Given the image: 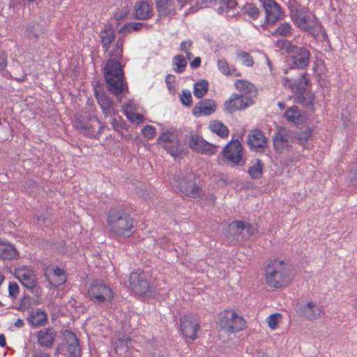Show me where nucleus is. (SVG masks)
Returning a JSON list of instances; mask_svg holds the SVG:
<instances>
[{
  "instance_id": "f257e3e1",
  "label": "nucleus",
  "mask_w": 357,
  "mask_h": 357,
  "mask_svg": "<svg viewBox=\"0 0 357 357\" xmlns=\"http://www.w3.org/2000/svg\"><path fill=\"white\" fill-rule=\"evenodd\" d=\"M107 222L110 231L119 236L130 237L135 233V220L123 206L112 207Z\"/></svg>"
},
{
  "instance_id": "f03ea898",
  "label": "nucleus",
  "mask_w": 357,
  "mask_h": 357,
  "mask_svg": "<svg viewBox=\"0 0 357 357\" xmlns=\"http://www.w3.org/2000/svg\"><path fill=\"white\" fill-rule=\"evenodd\" d=\"M266 279L269 287L280 288L287 286L291 281V276L284 267V261L274 260L266 268Z\"/></svg>"
},
{
  "instance_id": "7ed1b4c3",
  "label": "nucleus",
  "mask_w": 357,
  "mask_h": 357,
  "mask_svg": "<svg viewBox=\"0 0 357 357\" xmlns=\"http://www.w3.org/2000/svg\"><path fill=\"white\" fill-rule=\"evenodd\" d=\"M176 188L184 195L191 198H200L204 196L201 187L195 184V175L188 173L174 176Z\"/></svg>"
},
{
  "instance_id": "20e7f679",
  "label": "nucleus",
  "mask_w": 357,
  "mask_h": 357,
  "mask_svg": "<svg viewBox=\"0 0 357 357\" xmlns=\"http://www.w3.org/2000/svg\"><path fill=\"white\" fill-rule=\"evenodd\" d=\"M218 326L229 333L238 332L245 326V321L234 310L228 309L219 313Z\"/></svg>"
},
{
  "instance_id": "39448f33",
  "label": "nucleus",
  "mask_w": 357,
  "mask_h": 357,
  "mask_svg": "<svg viewBox=\"0 0 357 357\" xmlns=\"http://www.w3.org/2000/svg\"><path fill=\"white\" fill-rule=\"evenodd\" d=\"M287 51L289 54V71L296 69L303 70L309 66L310 52L306 47H298L289 43Z\"/></svg>"
},
{
  "instance_id": "423d86ee",
  "label": "nucleus",
  "mask_w": 357,
  "mask_h": 357,
  "mask_svg": "<svg viewBox=\"0 0 357 357\" xmlns=\"http://www.w3.org/2000/svg\"><path fill=\"white\" fill-rule=\"evenodd\" d=\"M88 294L90 300L98 305L105 302H111L114 298V293L111 287L99 280L93 281L89 286Z\"/></svg>"
},
{
  "instance_id": "0eeeda50",
  "label": "nucleus",
  "mask_w": 357,
  "mask_h": 357,
  "mask_svg": "<svg viewBox=\"0 0 357 357\" xmlns=\"http://www.w3.org/2000/svg\"><path fill=\"white\" fill-rule=\"evenodd\" d=\"M129 282L132 291L139 295L151 296L154 291L153 287L151 286L146 274L143 271L131 273Z\"/></svg>"
},
{
  "instance_id": "6e6552de",
  "label": "nucleus",
  "mask_w": 357,
  "mask_h": 357,
  "mask_svg": "<svg viewBox=\"0 0 357 357\" xmlns=\"http://www.w3.org/2000/svg\"><path fill=\"white\" fill-rule=\"evenodd\" d=\"M222 158L227 159L233 165L243 166L245 160H243V149L238 139L231 140L222 150Z\"/></svg>"
},
{
  "instance_id": "1a4fd4ad",
  "label": "nucleus",
  "mask_w": 357,
  "mask_h": 357,
  "mask_svg": "<svg viewBox=\"0 0 357 357\" xmlns=\"http://www.w3.org/2000/svg\"><path fill=\"white\" fill-rule=\"evenodd\" d=\"M180 328L186 338L195 340L197 338V333L199 329V322L195 315H186L180 320Z\"/></svg>"
},
{
  "instance_id": "9d476101",
  "label": "nucleus",
  "mask_w": 357,
  "mask_h": 357,
  "mask_svg": "<svg viewBox=\"0 0 357 357\" xmlns=\"http://www.w3.org/2000/svg\"><path fill=\"white\" fill-rule=\"evenodd\" d=\"M95 97L100 106L102 113L105 116H112L114 114V110L112 108L114 100L109 98L105 91L101 88L99 82L93 87Z\"/></svg>"
},
{
  "instance_id": "9b49d317",
  "label": "nucleus",
  "mask_w": 357,
  "mask_h": 357,
  "mask_svg": "<svg viewBox=\"0 0 357 357\" xmlns=\"http://www.w3.org/2000/svg\"><path fill=\"white\" fill-rule=\"evenodd\" d=\"M253 103L254 100L251 97L233 93L229 100L225 102L224 106L229 113L232 114L236 110L244 109Z\"/></svg>"
},
{
  "instance_id": "f8f14e48",
  "label": "nucleus",
  "mask_w": 357,
  "mask_h": 357,
  "mask_svg": "<svg viewBox=\"0 0 357 357\" xmlns=\"http://www.w3.org/2000/svg\"><path fill=\"white\" fill-rule=\"evenodd\" d=\"M188 144L190 148L202 154L213 155L215 153L217 146L206 142L202 137L192 135L189 137Z\"/></svg>"
},
{
  "instance_id": "ddd939ff",
  "label": "nucleus",
  "mask_w": 357,
  "mask_h": 357,
  "mask_svg": "<svg viewBox=\"0 0 357 357\" xmlns=\"http://www.w3.org/2000/svg\"><path fill=\"white\" fill-rule=\"evenodd\" d=\"M64 336L65 341L63 342V344L65 347V356L69 355L70 357H80L81 347L75 333L66 330Z\"/></svg>"
},
{
  "instance_id": "4468645a",
  "label": "nucleus",
  "mask_w": 357,
  "mask_h": 357,
  "mask_svg": "<svg viewBox=\"0 0 357 357\" xmlns=\"http://www.w3.org/2000/svg\"><path fill=\"white\" fill-rule=\"evenodd\" d=\"M266 13V22L274 24L281 18L282 11L280 5L274 0H259Z\"/></svg>"
},
{
  "instance_id": "2eb2a0df",
  "label": "nucleus",
  "mask_w": 357,
  "mask_h": 357,
  "mask_svg": "<svg viewBox=\"0 0 357 357\" xmlns=\"http://www.w3.org/2000/svg\"><path fill=\"white\" fill-rule=\"evenodd\" d=\"M297 314L307 320H314L318 319L323 312L320 307L312 302L309 301L305 305L298 304L296 307Z\"/></svg>"
},
{
  "instance_id": "dca6fc26",
  "label": "nucleus",
  "mask_w": 357,
  "mask_h": 357,
  "mask_svg": "<svg viewBox=\"0 0 357 357\" xmlns=\"http://www.w3.org/2000/svg\"><path fill=\"white\" fill-rule=\"evenodd\" d=\"M56 335V331L52 327L43 328L35 333L38 344L46 349L52 347Z\"/></svg>"
},
{
  "instance_id": "f3484780",
  "label": "nucleus",
  "mask_w": 357,
  "mask_h": 357,
  "mask_svg": "<svg viewBox=\"0 0 357 357\" xmlns=\"http://www.w3.org/2000/svg\"><path fill=\"white\" fill-rule=\"evenodd\" d=\"M247 143L250 149L262 152L267 146V138L261 130L254 129L248 135Z\"/></svg>"
},
{
  "instance_id": "a211bd4d",
  "label": "nucleus",
  "mask_w": 357,
  "mask_h": 357,
  "mask_svg": "<svg viewBox=\"0 0 357 357\" xmlns=\"http://www.w3.org/2000/svg\"><path fill=\"white\" fill-rule=\"evenodd\" d=\"M296 24L297 26L309 33L315 36L319 32L320 26L318 24V19L315 15H305L300 18Z\"/></svg>"
},
{
  "instance_id": "6ab92c4d",
  "label": "nucleus",
  "mask_w": 357,
  "mask_h": 357,
  "mask_svg": "<svg viewBox=\"0 0 357 357\" xmlns=\"http://www.w3.org/2000/svg\"><path fill=\"white\" fill-rule=\"evenodd\" d=\"M306 75L305 73H303L298 79L289 78L288 77H284V84L288 85L289 88L296 94L305 92L309 83Z\"/></svg>"
},
{
  "instance_id": "aec40b11",
  "label": "nucleus",
  "mask_w": 357,
  "mask_h": 357,
  "mask_svg": "<svg viewBox=\"0 0 357 357\" xmlns=\"http://www.w3.org/2000/svg\"><path fill=\"white\" fill-rule=\"evenodd\" d=\"M216 109L217 105L214 100L204 99L194 106L192 114L195 116H208L215 112Z\"/></svg>"
},
{
  "instance_id": "412c9836",
  "label": "nucleus",
  "mask_w": 357,
  "mask_h": 357,
  "mask_svg": "<svg viewBox=\"0 0 357 357\" xmlns=\"http://www.w3.org/2000/svg\"><path fill=\"white\" fill-rule=\"evenodd\" d=\"M120 59H109L105 63L104 69L105 79L108 77H123L124 73L123 66L119 61Z\"/></svg>"
},
{
  "instance_id": "4be33fe9",
  "label": "nucleus",
  "mask_w": 357,
  "mask_h": 357,
  "mask_svg": "<svg viewBox=\"0 0 357 357\" xmlns=\"http://www.w3.org/2000/svg\"><path fill=\"white\" fill-rule=\"evenodd\" d=\"M105 79L107 85L108 91L111 92L112 94L115 95L116 96L121 95L125 90V87L126 90H128L125 77L116 78L107 77Z\"/></svg>"
},
{
  "instance_id": "5701e85b",
  "label": "nucleus",
  "mask_w": 357,
  "mask_h": 357,
  "mask_svg": "<svg viewBox=\"0 0 357 357\" xmlns=\"http://www.w3.org/2000/svg\"><path fill=\"white\" fill-rule=\"evenodd\" d=\"M79 124L80 128L86 130L94 137H98L106 127L104 125H100V121L96 117H91L87 122L83 123L79 122Z\"/></svg>"
},
{
  "instance_id": "b1692460",
  "label": "nucleus",
  "mask_w": 357,
  "mask_h": 357,
  "mask_svg": "<svg viewBox=\"0 0 357 357\" xmlns=\"http://www.w3.org/2000/svg\"><path fill=\"white\" fill-rule=\"evenodd\" d=\"M100 38L105 52H107L111 43L116 38L114 28L112 24H108L105 26V28L100 33Z\"/></svg>"
},
{
  "instance_id": "393cba45",
  "label": "nucleus",
  "mask_w": 357,
  "mask_h": 357,
  "mask_svg": "<svg viewBox=\"0 0 357 357\" xmlns=\"http://www.w3.org/2000/svg\"><path fill=\"white\" fill-rule=\"evenodd\" d=\"M27 320L33 328H39L47 322V314L45 311L37 309L30 312Z\"/></svg>"
},
{
  "instance_id": "a878e982",
  "label": "nucleus",
  "mask_w": 357,
  "mask_h": 357,
  "mask_svg": "<svg viewBox=\"0 0 357 357\" xmlns=\"http://www.w3.org/2000/svg\"><path fill=\"white\" fill-rule=\"evenodd\" d=\"M135 9V17L137 20H146L153 15L152 8L146 1L136 3Z\"/></svg>"
},
{
  "instance_id": "bb28decb",
  "label": "nucleus",
  "mask_w": 357,
  "mask_h": 357,
  "mask_svg": "<svg viewBox=\"0 0 357 357\" xmlns=\"http://www.w3.org/2000/svg\"><path fill=\"white\" fill-rule=\"evenodd\" d=\"M156 10L160 17H167L175 14L174 0H155Z\"/></svg>"
},
{
  "instance_id": "cd10ccee",
  "label": "nucleus",
  "mask_w": 357,
  "mask_h": 357,
  "mask_svg": "<svg viewBox=\"0 0 357 357\" xmlns=\"http://www.w3.org/2000/svg\"><path fill=\"white\" fill-rule=\"evenodd\" d=\"M43 33V25L36 21H32L27 24L24 35L29 39L36 41Z\"/></svg>"
},
{
  "instance_id": "c85d7f7f",
  "label": "nucleus",
  "mask_w": 357,
  "mask_h": 357,
  "mask_svg": "<svg viewBox=\"0 0 357 357\" xmlns=\"http://www.w3.org/2000/svg\"><path fill=\"white\" fill-rule=\"evenodd\" d=\"M273 146L276 151L281 153L284 149L289 150L291 146L289 144V136L278 131L273 137Z\"/></svg>"
},
{
  "instance_id": "c756f323",
  "label": "nucleus",
  "mask_w": 357,
  "mask_h": 357,
  "mask_svg": "<svg viewBox=\"0 0 357 357\" xmlns=\"http://www.w3.org/2000/svg\"><path fill=\"white\" fill-rule=\"evenodd\" d=\"M17 251L14 245L7 243L0 238V257L3 259L11 260L16 257Z\"/></svg>"
},
{
  "instance_id": "7c9ffc66",
  "label": "nucleus",
  "mask_w": 357,
  "mask_h": 357,
  "mask_svg": "<svg viewBox=\"0 0 357 357\" xmlns=\"http://www.w3.org/2000/svg\"><path fill=\"white\" fill-rule=\"evenodd\" d=\"M264 164L262 160L257 158L255 163L248 169V174L252 179H260L264 174Z\"/></svg>"
},
{
  "instance_id": "2f4dec72",
  "label": "nucleus",
  "mask_w": 357,
  "mask_h": 357,
  "mask_svg": "<svg viewBox=\"0 0 357 357\" xmlns=\"http://www.w3.org/2000/svg\"><path fill=\"white\" fill-rule=\"evenodd\" d=\"M209 129L211 132L216 133L222 138L227 137L229 135V130L227 126L218 120L211 121Z\"/></svg>"
},
{
  "instance_id": "473e14b6",
  "label": "nucleus",
  "mask_w": 357,
  "mask_h": 357,
  "mask_svg": "<svg viewBox=\"0 0 357 357\" xmlns=\"http://www.w3.org/2000/svg\"><path fill=\"white\" fill-rule=\"evenodd\" d=\"M236 88L243 92L245 96L247 94H257V89L254 84L245 79H237L234 84Z\"/></svg>"
},
{
  "instance_id": "72a5a7b5",
  "label": "nucleus",
  "mask_w": 357,
  "mask_h": 357,
  "mask_svg": "<svg viewBox=\"0 0 357 357\" xmlns=\"http://www.w3.org/2000/svg\"><path fill=\"white\" fill-rule=\"evenodd\" d=\"M284 116L289 121L295 124H299L303 121V116L301 115L298 107L295 105L288 108L286 110Z\"/></svg>"
},
{
  "instance_id": "f704fd0d",
  "label": "nucleus",
  "mask_w": 357,
  "mask_h": 357,
  "mask_svg": "<svg viewBox=\"0 0 357 357\" xmlns=\"http://www.w3.org/2000/svg\"><path fill=\"white\" fill-rule=\"evenodd\" d=\"M314 96L310 92H303L296 94L294 102L296 103L302 104L306 107H313Z\"/></svg>"
},
{
  "instance_id": "c9c22d12",
  "label": "nucleus",
  "mask_w": 357,
  "mask_h": 357,
  "mask_svg": "<svg viewBox=\"0 0 357 357\" xmlns=\"http://www.w3.org/2000/svg\"><path fill=\"white\" fill-rule=\"evenodd\" d=\"M220 6L218 8V12L222 13L227 12L229 16H234L236 13L234 9L236 8L237 2L236 0H220Z\"/></svg>"
},
{
  "instance_id": "e433bc0d",
  "label": "nucleus",
  "mask_w": 357,
  "mask_h": 357,
  "mask_svg": "<svg viewBox=\"0 0 357 357\" xmlns=\"http://www.w3.org/2000/svg\"><path fill=\"white\" fill-rule=\"evenodd\" d=\"M244 231V222L234 220L228 226V232L234 238L238 239V236Z\"/></svg>"
},
{
  "instance_id": "4c0bfd02",
  "label": "nucleus",
  "mask_w": 357,
  "mask_h": 357,
  "mask_svg": "<svg viewBox=\"0 0 357 357\" xmlns=\"http://www.w3.org/2000/svg\"><path fill=\"white\" fill-rule=\"evenodd\" d=\"M208 91V83L206 79H201L194 84L193 93L197 98H202Z\"/></svg>"
},
{
  "instance_id": "58836bf2",
  "label": "nucleus",
  "mask_w": 357,
  "mask_h": 357,
  "mask_svg": "<svg viewBox=\"0 0 357 357\" xmlns=\"http://www.w3.org/2000/svg\"><path fill=\"white\" fill-rule=\"evenodd\" d=\"M165 148L173 156H178L183 152V146L176 137L165 144Z\"/></svg>"
},
{
  "instance_id": "ea45409f",
  "label": "nucleus",
  "mask_w": 357,
  "mask_h": 357,
  "mask_svg": "<svg viewBox=\"0 0 357 357\" xmlns=\"http://www.w3.org/2000/svg\"><path fill=\"white\" fill-rule=\"evenodd\" d=\"M123 38H118L112 50L109 53L111 59H121L123 58Z\"/></svg>"
},
{
  "instance_id": "a19ab883",
  "label": "nucleus",
  "mask_w": 357,
  "mask_h": 357,
  "mask_svg": "<svg viewBox=\"0 0 357 357\" xmlns=\"http://www.w3.org/2000/svg\"><path fill=\"white\" fill-rule=\"evenodd\" d=\"M172 66L176 73H181L185 70L187 61L183 55H176L172 59Z\"/></svg>"
},
{
  "instance_id": "79ce46f5",
  "label": "nucleus",
  "mask_w": 357,
  "mask_h": 357,
  "mask_svg": "<svg viewBox=\"0 0 357 357\" xmlns=\"http://www.w3.org/2000/svg\"><path fill=\"white\" fill-rule=\"evenodd\" d=\"M17 278L22 284L29 290L33 289L37 284L35 277L26 273H23L21 276H18Z\"/></svg>"
},
{
  "instance_id": "37998d69",
  "label": "nucleus",
  "mask_w": 357,
  "mask_h": 357,
  "mask_svg": "<svg viewBox=\"0 0 357 357\" xmlns=\"http://www.w3.org/2000/svg\"><path fill=\"white\" fill-rule=\"evenodd\" d=\"M243 9L244 13L248 14V16L252 20H256L258 18L260 13L259 8L252 3H245L243 7Z\"/></svg>"
},
{
  "instance_id": "c03bdc74",
  "label": "nucleus",
  "mask_w": 357,
  "mask_h": 357,
  "mask_svg": "<svg viewBox=\"0 0 357 357\" xmlns=\"http://www.w3.org/2000/svg\"><path fill=\"white\" fill-rule=\"evenodd\" d=\"M112 125L113 129L121 136H123V130H127V123L121 118L116 119L112 117Z\"/></svg>"
},
{
  "instance_id": "a18cd8bd",
  "label": "nucleus",
  "mask_w": 357,
  "mask_h": 357,
  "mask_svg": "<svg viewBox=\"0 0 357 357\" xmlns=\"http://www.w3.org/2000/svg\"><path fill=\"white\" fill-rule=\"evenodd\" d=\"M291 33V25L287 22L282 23L279 26L275 29L273 34L280 35L281 36L286 37Z\"/></svg>"
},
{
  "instance_id": "49530a36",
  "label": "nucleus",
  "mask_w": 357,
  "mask_h": 357,
  "mask_svg": "<svg viewBox=\"0 0 357 357\" xmlns=\"http://www.w3.org/2000/svg\"><path fill=\"white\" fill-rule=\"evenodd\" d=\"M51 275L53 278L66 277L65 271L59 267H56L55 268H51L48 267L46 268V271L45 273V276L46 279L47 280L51 279L50 278Z\"/></svg>"
},
{
  "instance_id": "de8ad7c7",
  "label": "nucleus",
  "mask_w": 357,
  "mask_h": 357,
  "mask_svg": "<svg viewBox=\"0 0 357 357\" xmlns=\"http://www.w3.org/2000/svg\"><path fill=\"white\" fill-rule=\"evenodd\" d=\"M307 8L301 6L298 8L294 9V13L291 14L292 20L296 22L300 18L307 13Z\"/></svg>"
},
{
  "instance_id": "09e8293b",
  "label": "nucleus",
  "mask_w": 357,
  "mask_h": 357,
  "mask_svg": "<svg viewBox=\"0 0 357 357\" xmlns=\"http://www.w3.org/2000/svg\"><path fill=\"white\" fill-rule=\"evenodd\" d=\"M31 297L29 295H24L22 298L19 306L16 307L15 309L20 311H24L26 309L31 307Z\"/></svg>"
},
{
  "instance_id": "8fccbe9b",
  "label": "nucleus",
  "mask_w": 357,
  "mask_h": 357,
  "mask_svg": "<svg viewBox=\"0 0 357 357\" xmlns=\"http://www.w3.org/2000/svg\"><path fill=\"white\" fill-rule=\"evenodd\" d=\"M312 132V128L307 126L304 130L297 133V138L299 141L305 142L311 137Z\"/></svg>"
},
{
  "instance_id": "3c124183",
  "label": "nucleus",
  "mask_w": 357,
  "mask_h": 357,
  "mask_svg": "<svg viewBox=\"0 0 357 357\" xmlns=\"http://www.w3.org/2000/svg\"><path fill=\"white\" fill-rule=\"evenodd\" d=\"M218 67L222 74L225 75H231V73L229 67V63L225 59H218Z\"/></svg>"
},
{
  "instance_id": "603ef678",
  "label": "nucleus",
  "mask_w": 357,
  "mask_h": 357,
  "mask_svg": "<svg viewBox=\"0 0 357 357\" xmlns=\"http://www.w3.org/2000/svg\"><path fill=\"white\" fill-rule=\"evenodd\" d=\"M20 294V288L15 282H9L8 294L12 298H16Z\"/></svg>"
},
{
  "instance_id": "864d4df0",
  "label": "nucleus",
  "mask_w": 357,
  "mask_h": 357,
  "mask_svg": "<svg viewBox=\"0 0 357 357\" xmlns=\"http://www.w3.org/2000/svg\"><path fill=\"white\" fill-rule=\"evenodd\" d=\"M238 55L241 57L243 63L248 67L252 66L254 64V61L251 55L246 52H241L238 53Z\"/></svg>"
},
{
  "instance_id": "5fc2aeb1",
  "label": "nucleus",
  "mask_w": 357,
  "mask_h": 357,
  "mask_svg": "<svg viewBox=\"0 0 357 357\" xmlns=\"http://www.w3.org/2000/svg\"><path fill=\"white\" fill-rule=\"evenodd\" d=\"M181 101L182 104L185 106H191L192 104V98L190 91L183 90L182 91V96H181Z\"/></svg>"
},
{
  "instance_id": "6e6d98bb",
  "label": "nucleus",
  "mask_w": 357,
  "mask_h": 357,
  "mask_svg": "<svg viewBox=\"0 0 357 357\" xmlns=\"http://www.w3.org/2000/svg\"><path fill=\"white\" fill-rule=\"evenodd\" d=\"M175 82L176 77L174 75L168 74L165 77V83L167 86L171 93L175 92Z\"/></svg>"
},
{
  "instance_id": "4d7b16f0",
  "label": "nucleus",
  "mask_w": 357,
  "mask_h": 357,
  "mask_svg": "<svg viewBox=\"0 0 357 357\" xmlns=\"http://www.w3.org/2000/svg\"><path fill=\"white\" fill-rule=\"evenodd\" d=\"M142 135L149 139H153L155 135V128L152 126L146 125L142 129Z\"/></svg>"
},
{
  "instance_id": "13d9d810",
  "label": "nucleus",
  "mask_w": 357,
  "mask_h": 357,
  "mask_svg": "<svg viewBox=\"0 0 357 357\" xmlns=\"http://www.w3.org/2000/svg\"><path fill=\"white\" fill-rule=\"evenodd\" d=\"M281 317L280 314L275 313L272 314L268 317V326L271 329H274L276 328L278 324V319Z\"/></svg>"
},
{
  "instance_id": "bf43d9fd",
  "label": "nucleus",
  "mask_w": 357,
  "mask_h": 357,
  "mask_svg": "<svg viewBox=\"0 0 357 357\" xmlns=\"http://www.w3.org/2000/svg\"><path fill=\"white\" fill-rule=\"evenodd\" d=\"M47 280L49 281V284L51 286L54 287H57L65 284V282H66V277L55 278L54 279H49Z\"/></svg>"
},
{
  "instance_id": "052dcab7",
  "label": "nucleus",
  "mask_w": 357,
  "mask_h": 357,
  "mask_svg": "<svg viewBox=\"0 0 357 357\" xmlns=\"http://www.w3.org/2000/svg\"><path fill=\"white\" fill-rule=\"evenodd\" d=\"M7 66V55L5 52L0 50V71L3 70Z\"/></svg>"
},
{
  "instance_id": "680f3d73",
  "label": "nucleus",
  "mask_w": 357,
  "mask_h": 357,
  "mask_svg": "<svg viewBox=\"0 0 357 357\" xmlns=\"http://www.w3.org/2000/svg\"><path fill=\"white\" fill-rule=\"evenodd\" d=\"M192 47V42L191 40H185L181 43L180 44V50L185 52L190 50Z\"/></svg>"
},
{
  "instance_id": "e2e57ef3",
  "label": "nucleus",
  "mask_w": 357,
  "mask_h": 357,
  "mask_svg": "<svg viewBox=\"0 0 357 357\" xmlns=\"http://www.w3.org/2000/svg\"><path fill=\"white\" fill-rule=\"evenodd\" d=\"M132 32V29L130 28V22L126 23L121 29L119 30V33L122 35L121 38H123L127 33Z\"/></svg>"
},
{
  "instance_id": "0e129e2a",
  "label": "nucleus",
  "mask_w": 357,
  "mask_h": 357,
  "mask_svg": "<svg viewBox=\"0 0 357 357\" xmlns=\"http://www.w3.org/2000/svg\"><path fill=\"white\" fill-rule=\"evenodd\" d=\"M174 139V137H170L169 135H167L165 133H162L158 138V142L159 144L164 143L165 145L167 144H169L171 141Z\"/></svg>"
},
{
  "instance_id": "69168bd1",
  "label": "nucleus",
  "mask_w": 357,
  "mask_h": 357,
  "mask_svg": "<svg viewBox=\"0 0 357 357\" xmlns=\"http://www.w3.org/2000/svg\"><path fill=\"white\" fill-rule=\"evenodd\" d=\"M350 183L354 185H357V169L351 170L349 173Z\"/></svg>"
},
{
  "instance_id": "338daca9",
  "label": "nucleus",
  "mask_w": 357,
  "mask_h": 357,
  "mask_svg": "<svg viewBox=\"0 0 357 357\" xmlns=\"http://www.w3.org/2000/svg\"><path fill=\"white\" fill-rule=\"evenodd\" d=\"M244 230L246 231L248 234V237H250L252 236L256 231V228H255L251 224H245L244 222Z\"/></svg>"
},
{
  "instance_id": "774afa93",
  "label": "nucleus",
  "mask_w": 357,
  "mask_h": 357,
  "mask_svg": "<svg viewBox=\"0 0 357 357\" xmlns=\"http://www.w3.org/2000/svg\"><path fill=\"white\" fill-rule=\"evenodd\" d=\"M202 59L200 57L197 56L191 62H190V67L192 69H195L199 68L201 66Z\"/></svg>"
}]
</instances>
